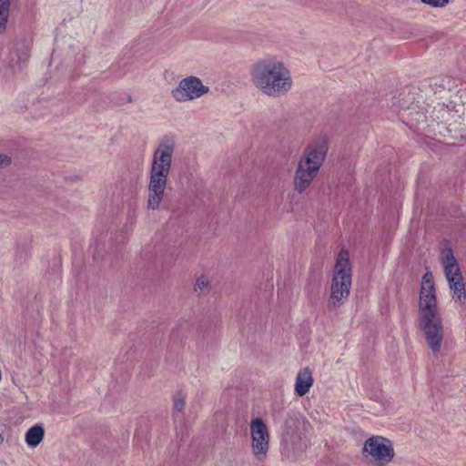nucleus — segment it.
<instances>
[{
	"label": "nucleus",
	"instance_id": "nucleus-1",
	"mask_svg": "<svg viewBox=\"0 0 466 466\" xmlns=\"http://www.w3.org/2000/svg\"><path fill=\"white\" fill-rule=\"evenodd\" d=\"M419 326L431 351L434 354L440 352L444 339V328L438 308L433 276L431 272L424 274L420 283Z\"/></svg>",
	"mask_w": 466,
	"mask_h": 466
},
{
	"label": "nucleus",
	"instance_id": "nucleus-2",
	"mask_svg": "<svg viewBox=\"0 0 466 466\" xmlns=\"http://www.w3.org/2000/svg\"><path fill=\"white\" fill-rule=\"evenodd\" d=\"M175 148V139L167 137L157 145L152 153L147 185L148 209H157L164 198Z\"/></svg>",
	"mask_w": 466,
	"mask_h": 466
},
{
	"label": "nucleus",
	"instance_id": "nucleus-3",
	"mask_svg": "<svg viewBox=\"0 0 466 466\" xmlns=\"http://www.w3.org/2000/svg\"><path fill=\"white\" fill-rule=\"evenodd\" d=\"M249 76L256 87H291L293 78L289 66L276 56H265L249 66Z\"/></svg>",
	"mask_w": 466,
	"mask_h": 466
},
{
	"label": "nucleus",
	"instance_id": "nucleus-4",
	"mask_svg": "<svg viewBox=\"0 0 466 466\" xmlns=\"http://www.w3.org/2000/svg\"><path fill=\"white\" fill-rule=\"evenodd\" d=\"M327 152L325 139H318L308 146L295 171V191L301 194L310 187L326 158Z\"/></svg>",
	"mask_w": 466,
	"mask_h": 466
},
{
	"label": "nucleus",
	"instance_id": "nucleus-5",
	"mask_svg": "<svg viewBox=\"0 0 466 466\" xmlns=\"http://www.w3.org/2000/svg\"><path fill=\"white\" fill-rule=\"evenodd\" d=\"M351 282L350 254L347 250H341L338 254L334 267L330 296L328 300L329 309H338L344 304L350 296Z\"/></svg>",
	"mask_w": 466,
	"mask_h": 466
},
{
	"label": "nucleus",
	"instance_id": "nucleus-6",
	"mask_svg": "<svg viewBox=\"0 0 466 466\" xmlns=\"http://www.w3.org/2000/svg\"><path fill=\"white\" fill-rule=\"evenodd\" d=\"M302 423V420L296 416H289L285 420L282 430L281 448L289 457H296L306 447L301 433Z\"/></svg>",
	"mask_w": 466,
	"mask_h": 466
},
{
	"label": "nucleus",
	"instance_id": "nucleus-7",
	"mask_svg": "<svg viewBox=\"0 0 466 466\" xmlns=\"http://www.w3.org/2000/svg\"><path fill=\"white\" fill-rule=\"evenodd\" d=\"M441 261L451 290L460 302H463L466 298L465 286L460 267L451 248L441 250Z\"/></svg>",
	"mask_w": 466,
	"mask_h": 466
},
{
	"label": "nucleus",
	"instance_id": "nucleus-8",
	"mask_svg": "<svg viewBox=\"0 0 466 466\" xmlns=\"http://www.w3.org/2000/svg\"><path fill=\"white\" fill-rule=\"evenodd\" d=\"M249 433L251 439V451L258 461H264L269 450V431L261 418L250 420Z\"/></svg>",
	"mask_w": 466,
	"mask_h": 466
},
{
	"label": "nucleus",
	"instance_id": "nucleus-9",
	"mask_svg": "<svg viewBox=\"0 0 466 466\" xmlns=\"http://www.w3.org/2000/svg\"><path fill=\"white\" fill-rule=\"evenodd\" d=\"M363 451L380 463L390 462L394 456L390 441L380 436H373L368 439L364 444Z\"/></svg>",
	"mask_w": 466,
	"mask_h": 466
},
{
	"label": "nucleus",
	"instance_id": "nucleus-10",
	"mask_svg": "<svg viewBox=\"0 0 466 466\" xmlns=\"http://www.w3.org/2000/svg\"><path fill=\"white\" fill-rule=\"evenodd\" d=\"M29 47L24 44H16L9 55L8 65L13 70H21L29 59Z\"/></svg>",
	"mask_w": 466,
	"mask_h": 466
},
{
	"label": "nucleus",
	"instance_id": "nucleus-11",
	"mask_svg": "<svg viewBox=\"0 0 466 466\" xmlns=\"http://www.w3.org/2000/svg\"><path fill=\"white\" fill-rule=\"evenodd\" d=\"M313 381L314 380L310 369L308 367L301 369L296 376L294 385L295 393L299 397L306 395L312 387Z\"/></svg>",
	"mask_w": 466,
	"mask_h": 466
},
{
	"label": "nucleus",
	"instance_id": "nucleus-12",
	"mask_svg": "<svg viewBox=\"0 0 466 466\" xmlns=\"http://www.w3.org/2000/svg\"><path fill=\"white\" fill-rule=\"evenodd\" d=\"M208 89H172V96L178 102H186L202 96Z\"/></svg>",
	"mask_w": 466,
	"mask_h": 466
},
{
	"label": "nucleus",
	"instance_id": "nucleus-13",
	"mask_svg": "<svg viewBox=\"0 0 466 466\" xmlns=\"http://www.w3.org/2000/svg\"><path fill=\"white\" fill-rule=\"evenodd\" d=\"M44 436V428L42 425L36 424L25 432V441L29 447L35 448L42 442Z\"/></svg>",
	"mask_w": 466,
	"mask_h": 466
},
{
	"label": "nucleus",
	"instance_id": "nucleus-14",
	"mask_svg": "<svg viewBox=\"0 0 466 466\" xmlns=\"http://www.w3.org/2000/svg\"><path fill=\"white\" fill-rule=\"evenodd\" d=\"M68 56L74 60L76 66H80L86 62V50L80 44L74 45L70 47Z\"/></svg>",
	"mask_w": 466,
	"mask_h": 466
},
{
	"label": "nucleus",
	"instance_id": "nucleus-15",
	"mask_svg": "<svg viewBox=\"0 0 466 466\" xmlns=\"http://www.w3.org/2000/svg\"><path fill=\"white\" fill-rule=\"evenodd\" d=\"M11 0H0V33H4L10 14Z\"/></svg>",
	"mask_w": 466,
	"mask_h": 466
},
{
	"label": "nucleus",
	"instance_id": "nucleus-16",
	"mask_svg": "<svg viewBox=\"0 0 466 466\" xmlns=\"http://www.w3.org/2000/svg\"><path fill=\"white\" fill-rule=\"evenodd\" d=\"M210 289H211V284H210V281H209L208 276H206V275L199 276L197 279L196 283L194 285L195 292H197L198 295H206L210 291Z\"/></svg>",
	"mask_w": 466,
	"mask_h": 466
},
{
	"label": "nucleus",
	"instance_id": "nucleus-17",
	"mask_svg": "<svg viewBox=\"0 0 466 466\" xmlns=\"http://www.w3.org/2000/svg\"><path fill=\"white\" fill-rule=\"evenodd\" d=\"M178 87H206L202 81L197 77L190 76L188 77H186L182 80H180L178 84Z\"/></svg>",
	"mask_w": 466,
	"mask_h": 466
},
{
	"label": "nucleus",
	"instance_id": "nucleus-18",
	"mask_svg": "<svg viewBox=\"0 0 466 466\" xmlns=\"http://www.w3.org/2000/svg\"><path fill=\"white\" fill-rule=\"evenodd\" d=\"M71 76H72V75L70 73H68L67 71H66L64 68H57V69H56L55 73L53 74L52 81L50 82V84H52V85L62 84V82H61L62 79H66V78H68Z\"/></svg>",
	"mask_w": 466,
	"mask_h": 466
},
{
	"label": "nucleus",
	"instance_id": "nucleus-19",
	"mask_svg": "<svg viewBox=\"0 0 466 466\" xmlns=\"http://www.w3.org/2000/svg\"><path fill=\"white\" fill-rule=\"evenodd\" d=\"M186 405V398L182 393H177L174 399V409L177 411H182Z\"/></svg>",
	"mask_w": 466,
	"mask_h": 466
},
{
	"label": "nucleus",
	"instance_id": "nucleus-20",
	"mask_svg": "<svg viewBox=\"0 0 466 466\" xmlns=\"http://www.w3.org/2000/svg\"><path fill=\"white\" fill-rule=\"evenodd\" d=\"M424 5L431 7L443 8L449 4V0H420Z\"/></svg>",
	"mask_w": 466,
	"mask_h": 466
},
{
	"label": "nucleus",
	"instance_id": "nucleus-21",
	"mask_svg": "<svg viewBox=\"0 0 466 466\" xmlns=\"http://www.w3.org/2000/svg\"><path fill=\"white\" fill-rule=\"evenodd\" d=\"M11 163V157L6 155L0 153V167H7Z\"/></svg>",
	"mask_w": 466,
	"mask_h": 466
},
{
	"label": "nucleus",
	"instance_id": "nucleus-22",
	"mask_svg": "<svg viewBox=\"0 0 466 466\" xmlns=\"http://www.w3.org/2000/svg\"><path fill=\"white\" fill-rule=\"evenodd\" d=\"M285 89H265V94L269 96H279L284 94Z\"/></svg>",
	"mask_w": 466,
	"mask_h": 466
},
{
	"label": "nucleus",
	"instance_id": "nucleus-23",
	"mask_svg": "<svg viewBox=\"0 0 466 466\" xmlns=\"http://www.w3.org/2000/svg\"><path fill=\"white\" fill-rule=\"evenodd\" d=\"M131 102V96L127 94H125L120 101L116 102L117 105H124L126 103Z\"/></svg>",
	"mask_w": 466,
	"mask_h": 466
},
{
	"label": "nucleus",
	"instance_id": "nucleus-24",
	"mask_svg": "<svg viewBox=\"0 0 466 466\" xmlns=\"http://www.w3.org/2000/svg\"><path fill=\"white\" fill-rule=\"evenodd\" d=\"M4 440H5V439H4V436L0 433V445H2V444H3Z\"/></svg>",
	"mask_w": 466,
	"mask_h": 466
}]
</instances>
